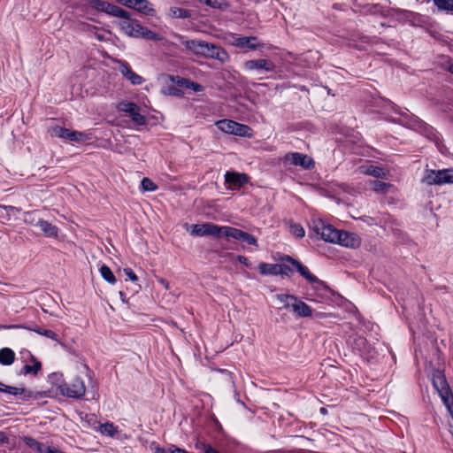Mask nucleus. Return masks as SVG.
<instances>
[{"mask_svg": "<svg viewBox=\"0 0 453 453\" xmlns=\"http://www.w3.org/2000/svg\"><path fill=\"white\" fill-rule=\"evenodd\" d=\"M422 181L428 185L453 184V169L426 170Z\"/></svg>", "mask_w": 453, "mask_h": 453, "instance_id": "nucleus-1", "label": "nucleus"}, {"mask_svg": "<svg viewBox=\"0 0 453 453\" xmlns=\"http://www.w3.org/2000/svg\"><path fill=\"white\" fill-rule=\"evenodd\" d=\"M217 127L224 133L250 137L251 129L247 125L240 124L231 119H222L216 122Z\"/></svg>", "mask_w": 453, "mask_h": 453, "instance_id": "nucleus-2", "label": "nucleus"}, {"mask_svg": "<svg viewBox=\"0 0 453 453\" xmlns=\"http://www.w3.org/2000/svg\"><path fill=\"white\" fill-rule=\"evenodd\" d=\"M311 228L313 232L323 241L335 243L339 230L331 225H326L323 220L317 219L312 222Z\"/></svg>", "mask_w": 453, "mask_h": 453, "instance_id": "nucleus-3", "label": "nucleus"}, {"mask_svg": "<svg viewBox=\"0 0 453 453\" xmlns=\"http://www.w3.org/2000/svg\"><path fill=\"white\" fill-rule=\"evenodd\" d=\"M59 392L66 397L81 398L86 393V387L81 378H75L71 383L60 384Z\"/></svg>", "mask_w": 453, "mask_h": 453, "instance_id": "nucleus-4", "label": "nucleus"}, {"mask_svg": "<svg viewBox=\"0 0 453 453\" xmlns=\"http://www.w3.org/2000/svg\"><path fill=\"white\" fill-rule=\"evenodd\" d=\"M50 134L52 136L59 137L71 142H86L90 139L89 135L86 133L72 131L59 126L52 127Z\"/></svg>", "mask_w": 453, "mask_h": 453, "instance_id": "nucleus-5", "label": "nucleus"}, {"mask_svg": "<svg viewBox=\"0 0 453 453\" xmlns=\"http://www.w3.org/2000/svg\"><path fill=\"white\" fill-rule=\"evenodd\" d=\"M225 226H219L213 223L196 224L192 226L190 234L196 236L211 235L215 237L224 236Z\"/></svg>", "mask_w": 453, "mask_h": 453, "instance_id": "nucleus-6", "label": "nucleus"}, {"mask_svg": "<svg viewBox=\"0 0 453 453\" xmlns=\"http://www.w3.org/2000/svg\"><path fill=\"white\" fill-rule=\"evenodd\" d=\"M25 220L38 227L46 237L57 238L58 235V228L57 226L42 219H35L32 213H27Z\"/></svg>", "mask_w": 453, "mask_h": 453, "instance_id": "nucleus-7", "label": "nucleus"}, {"mask_svg": "<svg viewBox=\"0 0 453 453\" xmlns=\"http://www.w3.org/2000/svg\"><path fill=\"white\" fill-rule=\"evenodd\" d=\"M174 38L191 53L204 58V54L207 52L208 42L202 40H188L185 36L178 34L174 35Z\"/></svg>", "mask_w": 453, "mask_h": 453, "instance_id": "nucleus-8", "label": "nucleus"}, {"mask_svg": "<svg viewBox=\"0 0 453 453\" xmlns=\"http://www.w3.org/2000/svg\"><path fill=\"white\" fill-rule=\"evenodd\" d=\"M117 109L119 111L126 112L131 118L133 122L136 125L143 126L147 123L146 117L140 113V107L130 102H120L117 105Z\"/></svg>", "mask_w": 453, "mask_h": 453, "instance_id": "nucleus-9", "label": "nucleus"}, {"mask_svg": "<svg viewBox=\"0 0 453 453\" xmlns=\"http://www.w3.org/2000/svg\"><path fill=\"white\" fill-rule=\"evenodd\" d=\"M90 7L104 12L105 13L111 14L114 17H119L123 19H128V12L125 10L121 9L119 6L111 4L108 2L103 0H91L89 2Z\"/></svg>", "mask_w": 453, "mask_h": 453, "instance_id": "nucleus-10", "label": "nucleus"}, {"mask_svg": "<svg viewBox=\"0 0 453 453\" xmlns=\"http://www.w3.org/2000/svg\"><path fill=\"white\" fill-rule=\"evenodd\" d=\"M224 236L246 242L249 245L257 246V240L254 235L235 227L225 226Z\"/></svg>", "mask_w": 453, "mask_h": 453, "instance_id": "nucleus-11", "label": "nucleus"}, {"mask_svg": "<svg viewBox=\"0 0 453 453\" xmlns=\"http://www.w3.org/2000/svg\"><path fill=\"white\" fill-rule=\"evenodd\" d=\"M286 164L298 165L303 169H311L314 167V161L311 157L299 152L288 153L284 157Z\"/></svg>", "mask_w": 453, "mask_h": 453, "instance_id": "nucleus-12", "label": "nucleus"}, {"mask_svg": "<svg viewBox=\"0 0 453 453\" xmlns=\"http://www.w3.org/2000/svg\"><path fill=\"white\" fill-rule=\"evenodd\" d=\"M336 244L342 245L346 248L357 249L361 244V238L355 233L339 230Z\"/></svg>", "mask_w": 453, "mask_h": 453, "instance_id": "nucleus-13", "label": "nucleus"}, {"mask_svg": "<svg viewBox=\"0 0 453 453\" xmlns=\"http://www.w3.org/2000/svg\"><path fill=\"white\" fill-rule=\"evenodd\" d=\"M285 260L289 262L296 269V271L303 277L305 278L311 284H323V281H321L319 278H317L315 275H313L309 269L303 265L299 261L294 259L293 257L287 256L285 257Z\"/></svg>", "mask_w": 453, "mask_h": 453, "instance_id": "nucleus-14", "label": "nucleus"}, {"mask_svg": "<svg viewBox=\"0 0 453 453\" xmlns=\"http://www.w3.org/2000/svg\"><path fill=\"white\" fill-rule=\"evenodd\" d=\"M119 73L133 85H141L144 80L142 76L133 72L129 64L126 61L118 60Z\"/></svg>", "mask_w": 453, "mask_h": 453, "instance_id": "nucleus-15", "label": "nucleus"}, {"mask_svg": "<svg viewBox=\"0 0 453 453\" xmlns=\"http://www.w3.org/2000/svg\"><path fill=\"white\" fill-rule=\"evenodd\" d=\"M225 181L231 186L232 189H236L244 186L249 181V177L245 173L228 171L225 174Z\"/></svg>", "mask_w": 453, "mask_h": 453, "instance_id": "nucleus-16", "label": "nucleus"}, {"mask_svg": "<svg viewBox=\"0 0 453 453\" xmlns=\"http://www.w3.org/2000/svg\"><path fill=\"white\" fill-rule=\"evenodd\" d=\"M121 29L129 36L141 37L143 27L136 20H131L130 15L128 19L119 23Z\"/></svg>", "mask_w": 453, "mask_h": 453, "instance_id": "nucleus-17", "label": "nucleus"}, {"mask_svg": "<svg viewBox=\"0 0 453 453\" xmlns=\"http://www.w3.org/2000/svg\"><path fill=\"white\" fill-rule=\"evenodd\" d=\"M119 3H121L127 5L129 8H133L145 15H150L154 12L153 8L150 6V4L148 0H117Z\"/></svg>", "mask_w": 453, "mask_h": 453, "instance_id": "nucleus-18", "label": "nucleus"}, {"mask_svg": "<svg viewBox=\"0 0 453 453\" xmlns=\"http://www.w3.org/2000/svg\"><path fill=\"white\" fill-rule=\"evenodd\" d=\"M204 58L216 59L221 63H225L229 60V56L224 49L217 44L209 42L207 46V52H205Z\"/></svg>", "mask_w": 453, "mask_h": 453, "instance_id": "nucleus-19", "label": "nucleus"}, {"mask_svg": "<svg viewBox=\"0 0 453 453\" xmlns=\"http://www.w3.org/2000/svg\"><path fill=\"white\" fill-rule=\"evenodd\" d=\"M244 68L249 71L263 69L266 72H273L275 68V65L271 60L260 58L244 62Z\"/></svg>", "mask_w": 453, "mask_h": 453, "instance_id": "nucleus-20", "label": "nucleus"}, {"mask_svg": "<svg viewBox=\"0 0 453 453\" xmlns=\"http://www.w3.org/2000/svg\"><path fill=\"white\" fill-rule=\"evenodd\" d=\"M433 385L436 388L440 397L451 393L444 375L440 371H436L433 374Z\"/></svg>", "mask_w": 453, "mask_h": 453, "instance_id": "nucleus-21", "label": "nucleus"}, {"mask_svg": "<svg viewBox=\"0 0 453 453\" xmlns=\"http://www.w3.org/2000/svg\"><path fill=\"white\" fill-rule=\"evenodd\" d=\"M359 170L362 173L365 175L380 179H387L388 175V172L387 170L372 165H362L359 167Z\"/></svg>", "mask_w": 453, "mask_h": 453, "instance_id": "nucleus-22", "label": "nucleus"}, {"mask_svg": "<svg viewBox=\"0 0 453 453\" xmlns=\"http://www.w3.org/2000/svg\"><path fill=\"white\" fill-rule=\"evenodd\" d=\"M296 317L307 318L312 315L311 308L300 300L297 296L296 298L293 309L291 311Z\"/></svg>", "mask_w": 453, "mask_h": 453, "instance_id": "nucleus-23", "label": "nucleus"}, {"mask_svg": "<svg viewBox=\"0 0 453 453\" xmlns=\"http://www.w3.org/2000/svg\"><path fill=\"white\" fill-rule=\"evenodd\" d=\"M257 268L262 275H277L280 273H283L282 265L267 264L262 262L258 265Z\"/></svg>", "mask_w": 453, "mask_h": 453, "instance_id": "nucleus-24", "label": "nucleus"}, {"mask_svg": "<svg viewBox=\"0 0 453 453\" xmlns=\"http://www.w3.org/2000/svg\"><path fill=\"white\" fill-rule=\"evenodd\" d=\"M30 361L32 365H25L21 369V374L36 376L42 370V363L32 355L30 356Z\"/></svg>", "mask_w": 453, "mask_h": 453, "instance_id": "nucleus-25", "label": "nucleus"}, {"mask_svg": "<svg viewBox=\"0 0 453 453\" xmlns=\"http://www.w3.org/2000/svg\"><path fill=\"white\" fill-rule=\"evenodd\" d=\"M15 360V353L9 348L0 349V364L3 365H11Z\"/></svg>", "mask_w": 453, "mask_h": 453, "instance_id": "nucleus-26", "label": "nucleus"}, {"mask_svg": "<svg viewBox=\"0 0 453 453\" xmlns=\"http://www.w3.org/2000/svg\"><path fill=\"white\" fill-rule=\"evenodd\" d=\"M276 299L283 305L282 307L287 310L292 311L296 296L288 294H278L275 296Z\"/></svg>", "mask_w": 453, "mask_h": 453, "instance_id": "nucleus-27", "label": "nucleus"}, {"mask_svg": "<svg viewBox=\"0 0 453 453\" xmlns=\"http://www.w3.org/2000/svg\"><path fill=\"white\" fill-rule=\"evenodd\" d=\"M369 185L374 192L380 194H387L388 189L392 188L391 184L380 180H370Z\"/></svg>", "mask_w": 453, "mask_h": 453, "instance_id": "nucleus-28", "label": "nucleus"}, {"mask_svg": "<svg viewBox=\"0 0 453 453\" xmlns=\"http://www.w3.org/2000/svg\"><path fill=\"white\" fill-rule=\"evenodd\" d=\"M169 14L173 19H188L191 16L190 11L179 7H171Z\"/></svg>", "mask_w": 453, "mask_h": 453, "instance_id": "nucleus-29", "label": "nucleus"}, {"mask_svg": "<svg viewBox=\"0 0 453 453\" xmlns=\"http://www.w3.org/2000/svg\"><path fill=\"white\" fill-rule=\"evenodd\" d=\"M24 442L26 443L27 446L37 451L38 453L46 452L47 447H44L42 443L39 442L38 441L32 437H25Z\"/></svg>", "mask_w": 453, "mask_h": 453, "instance_id": "nucleus-30", "label": "nucleus"}, {"mask_svg": "<svg viewBox=\"0 0 453 453\" xmlns=\"http://www.w3.org/2000/svg\"><path fill=\"white\" fill-rule=\"evenodd\" d=\"M100 273H101V276L110 284H114L116 283V278L113 274V273L111 272V270L110 269V267H108L107 265H104L101 266L100 268Z\"/></svg>", "mask_w": 453, "mask_h": 453, "instance_id": "nucleus-31", "label": "nucleus"}, {"mask_svg": "<svg viewBox=\"0 0 453 453\" xmlns=\"http://www.w3.org/2000/svg\"><path fill=\"white\" fill-rule=\"evenodd\" d=\"M99 431L102 434L114 436L118 433L117 427L112 423H105L100 426Z\"/></svg>", "mask_w": 453, "mask_h": 453, "instance_id": "nucleus-32", "label": "nucleus"}, {"mask_svg": "<svg viewBox=\"0 0 453 453\" xmlns=\"http://www.w3.org/2000/svg\"><path fill=\"white\" fill-rule=\"evenodd\" d=\"M439 10L453 12V0H434Z\"/></svg>", "mask_w": 453, "mask_h": 453, "instance_id": "nucleus-33", "label": "nucleus"}, {"mask_svg": "<svg viewBox=\"0 0 453 453\" xmlns=\"http://www.w3.org/2000/svg\"><path fill=\"white\" fill-rule=\"evenodd\" d=\"M204 4L221 11H225L229 7V4L226 0H204Z\"/></svg>", "mask_w": 453, "mask_h": 453, "instance_id": "nucleus-34", "label": "nucleus"}, {"mask_svg": "<svg viewBox=\"0 0 453 453\" xmlns=\"http://www.w3.org/2000/svg\"><path fill=\"white\" fill-rule=\"evenodd\" d=\"M0 391L6 392L10 395H18L23 394L25 391V388L7 386V385H4L2 382H0Z\"/></svg>", "mask_w": 453, "mask_h": 453, "instance_id": "nucleus-35", "label": "nucleus"}, {"mask_svg": "<svg viewBox=\"0 0 453 453\" xmlns=\"http://www.w3.org/2000/svg\"><path fill=\"white\" fill-rule=\"evenodd\" d=\"M252 41H256V37H241L237 40V45L242 48H249L250 50L257 49V46L252 43Z\"/></svg>", "mask_w": 453, "mask_h": 453, "instance_id": "nucleus-36", "label": "nucleus"}, {"mask_svg": "<svg viewBox=\"0 0 453 453\" xmlns=\"http://www.w3.org/2000/svg\"><path fill=\"white\" fill-rule=\"evenodd\" d=\"M49 381L59 390L60 384H66L64 381L63 374L58 372H53L49 376Z\"/></svg>", "mask_w": 453, "mask_h": 453, "instance_id": "nucleus-37", "label": "nucleus"}, {"mask_svg": "<svg viewBox=\"0 0 453 453\" xmlns=\"http://www.w3.org/2000/svg\"><path fill=\"white\" fill-rule=\"evenodd\" d=\"M35 332H36L37 334H41V335H44L50 339H52L58 342H59V340H58V334L51 331V330H48V329H42V328H35L34 329Z\"/></svg>", "mask_w": 453, "mask_h": 453, "instance_id": "nucleus-38", "label": "nucleus"}, {"mask_svg": "<svg viewBox=\"0 0 453 453\" xmlns=\"http://www.w3.org/2000/svg\"><path fill=\"white\" fill-rule=\"evenodd\" d=\"M290 233L297 238H303L305 234L303 227L299 224H291Z\"/></svg>", "mask_w": 453, "mask_h": 453, "instance_id": "nucleus-39", "label": "nucleus"}, {"mask_svg": "<svg viewBox=\"0 0 453 453\" xmlns=\"http://www.w3.org/2000/svg\"><path fill=\"white\" fill-rule=\"evenodd\" d=\"M443 403L445 404L449 413L453 418V395L450 393L448 395L441 397Z\"/></svg>", "mask_w": 453, "mask_h": 453, "instance_id": "nucleus-40", "label": "nucleus"}, {"mask_svg": "<svg viewBox=\"0 0 453 453\" xmlns=\"http://www.w3.org/2000/svg\"><path fill=\"white\" fill-rule=\"evenodd\" d=\"M142 188L143 191H155L157 187L150 179L145 177L142 180Z\"/></svg>", "mask_w": 453, "mask_h": 453, "instance_id": "nucleus-41", "label": "nucleus"}, {"mask_svg": "<svg viewBox=\"0 0 453 453\" xmlns=\"http://www.w3.org/2000/svg\"><path fill=\"white\" fill-rule=\"evenodd\" d=\"M196 449L203 450L204 453H219L217 449L212 448L211 445L203 443V442H196Z\"/></svg>", "mask_w": 453, "mask_h": 453, "instance_id": "nucleus-42", "label": "nucleus"}, {"mask_svg": "<svg viewBox=\"0 0 453 453\" xmlns=\"http://www.w3.org/2000/svg\"><path fill=\"white\" fill-rule=\"evenodd\" d=\"M141 37L146 38L149 40L157 41L159 40V36L157 34L149 30L148 28L143 27V31L142 32Z\"/></svg>", "mask_w": 453, "mask_h": 453, "instance_id": "nucleus-43", "label": "nucleus"}, {"mask_svg": "<svg viewBox=\"0 0 453 453\" xmlns=\"http://www.w3.org/2000/svg\"><path fill=\"white\" fill-rule=\"evenodd\" d=\"M188 451L184 449L179 448L173 444L168 447V453H187Z\"/></svg>", "mask_w": 453, "mask_h": 453, "instance_id": "nucleus-44", "label": "nucleus"}, {"mask_svg": "<svg viewBox=\"0 0 453 453\" xmlns=\"http://www.w3.org/2000/svg\"><path fill=\"white\" fill-rule=\"evenodd\" d=\"M124 273L132 281H136L138 280L137 276L135 275L132 269L125 268Z\"/></svg>", "mask_w": 453, "mask_h": 453, "instance_id": "nucleus-45", "label": "nucleus"}, {"mask_svg": "<svg viewBox=\"0 0 453 453\" xmlns=\"http://www.w3.org/2000/svg\"><path fill=\"white\" fill-rule=\"evenodd\" d=\"M236 258L240 263L245 265L246 266L250 265L249 259L246 257L240 255V256H237Z\"/></svg>", "mask_w": 453, "mask_h": 453, "instance_id": "nucleus-46", "label": "nucleus"}, {"mask_svg": "<svg viewBox=\"0 0 453 453\" xmlns=\"http://www.w3.org/2000/svg\"><path fill=\"white\" fill-rule=\"evenodd\" d=\"M190 88H193L195 91L202 90V86L196 82H191Z\"/></svg>", "mask_w": 453, "mask_h": 453, "instance_id": "nucleus-47", "label": "nucleus"}, {"mask_svg": "<svg viewBox=\"0 0 453 453\" xmlns=\"http://www.w3.org/2000/svg\"><path fill=\"white\" fill-rule=\"evenodd\" d=\"M158 281H159V283H160L162 286H164V287H165V289H168V288H169V283H168V281H167L166 280H165V279H162V278H161V279H159V280H158Z\"/></svg>", "mask_w": 453, "mask_h": 453, "instance_id": "nucleus-48", "label": "nucleus"}, {"mask_svg": "<svg viewBox=\"0 0 453 453\" xmlns=\"http://www.w3.org/2000/svg\"><path fill=\"white\" fill-rule=\"evenodd\" d=\"M155 453H168V448L165 449L164 448H161V447H156L155 449Z\"/></svg>", "mask_w": 453, "mask_h": 453, "instance_id": "nucleus-49", "label": "nucleus"}, {"mask_svg": "<svg viewBox=\"0 0 453 453\" xmlns=\"http://www.w3.org/2000/svg\"><path fill=\"white\" fill-rule=\"evenodd\" d=\"M6 440V437L4 436V433L0 432V441L4 442Z\"/></svg>", "mask_w": 453, "mask_h": 453, "instance_id": "nucleus-50", "label": "nucleus"}, {"mask_svg": "<svg viewBox=\"0 0 453 453\" xmlns=\"http://www.w3.org/2000/svg\"><path fill=\"white\" fill-rule=\"evenodd\" d=\"M119 296H120V298L123 302H125V294L122 292V291H119Z\"/></svg>", "mask_w": 453, "mask_h": 453, "instance_id": "nucleus-51", "label": "nucleus"}, {"mask_svg": "<svg viewBox=\"0 0 453 453\" xmlns=\"http://www.w3.org/2000/svg\"><path fill=\"white\" fill-rule=\"evenodd\" d=\"M283 273L282 274H287V270L288 269L286 265H283Z\"/></svg>", "mask_w": 453, "mask_h": 453, "instance_id": "nucleus-52", "label": "nucleus"}, {"mask_svg": "<svg viewBox=\"0 0 453 453\" xmlns=\"http://www.w3.org/2000/svg\"><path fill=\"white\" fill-rule=\"evenodd\" d=\"M449 71L453 74V64L449 65Z\"/></svg>", "mask_w": 453, "mask_h": 453, "instance_id": "nucleus-53", "label": "nucleus"}, {"mask_svg": "<svg viewBox=\"0 0 453 453\" xmlns=\"http://www.w3.org/2000/svg\"><path fill=\"white\" fill-rule=\"evenodd\" d=\"M97 39H98L99 41H103L104 36L99 35H97Z\"/></svg>", "mask_w": 453, "mask_h": 453, "instance_id": "nucleus-54", "label": "nucleus"}, {"mask_svg": "<svg viewBox=\"0 0 453 453\" xmlns=\"http://www.w3.org/2000/svg\"><path fill=\"white\" fill-rule=\"evenodd\" d=\"M320 411H321L322 413H325V412H326L325 408H321Z\"/></svg>", "mask_w": 453, "mask_h": 453, "instance_id": "nucleus-55", "label": "nucleus"}]
</instances>
